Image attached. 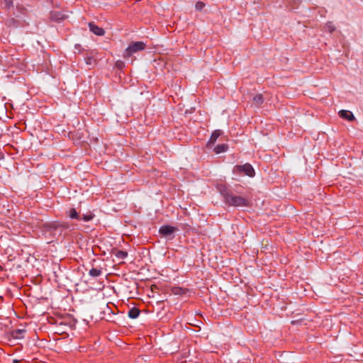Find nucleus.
<instances>
[{"label":"nucleus","mask_w":363,"mask_h":363,"mask_svg":"<svg viewBox=\"0 0 363 363\" xmlns=\"http://www.w3.org/2000/svg\"><path fill=\"white\" fill-rule=\"evenodd\" d=\"M89 26L90 28V30L93 32L95 35L99 36H102L105 34L104 30L99 27L98 26L95 25L94 23H89Z\"/></svg>","instance_id":"423d86ee"},{"label":"nucleus","mask_w":363,"mask_h":363,"mask_svg":"<svg viewBox=\"0 0 363 363\" xmlns=\"http://www.w3.org/2000/svg\"><path fill=\"white\" fill-rule=\"evenodd\" d=\"M325 30L329 33H333L335 30L336 28L332 22H328L325 26Z\"/></svg>","instance_id":"4468645a"},{"label":"nucleus","mask_w":363,"mask_h":363,"mask_svg":"<svg viewBox=\"0 0 363 363\" xmlns=\"http://www.w3.org/2000/svg\"><path fill=\"white\" fill-rule=\"evenodd\" d=\"M233 179L239 180V178L242 176H247L253 177L255 175V171L252 166L249 163H245L242 165H236L233 167Z\"/></svg>","instance_id":"f257e3e1"},{"label":"nucleus","mask_w":363,"mask_h":363,"mask_svg":"<svg viewBox=\"0 0 363 363\" xmlns=\"http://www.w3.org/2000/svg\"><path fill=\"white\" fill-rule=\"evenodd\" d=\"M140 310L137 308H132L129 311H128V316L130 318H136L139 316L140 315Z\"/></svg>","instance_id":"f8f14e48"},{"label":"nucleus","mask_w":363,"mask_h":363,"mask_svg":"<svg viewBox=\"0 0 363 363\" xmlns=\"http://www.w3.org/2000/svg\"><path fill=\"white\" fill-rule=\"evenodd\" d=\"M13 0H4L3 4L6 8H10L13 6Z\"/></svg>","instance_id":"6ab92c4d"},{"label":"nucleus","mask_w":363,"mask_h":363,"mask_svg":"<svg viewBox=\"0 0 363 363\" xmlns=\"http://www.w3.org/2000/svg\"><path fill=\"white\" fill-rule=\"evenodd\" d=\"M68 215L71 218H79L78 213L74 208H71L69 211Z\"/></svg>","instance_id":"f3484780"},{"label":"nucleus","mask_w":363,"mask_h":363,"mask_svg":"<svg viewBox=\"0 0 363 363\" xmlns=\"http://www.w3.org/2000/svg\"><path fill=\"white\" fill-rule=\"evenodd\" d=\"M264 101L262 95L260 94H256L252 99V103L256 106L261 105Z\"/></svg>","instance_id":"9b49d317"},{"label":"nucleus","mask_w":363,"mask_h":363,"mask_svg":"<svg viewBox=\"0 0 363 363\" xmlns=\"http://www.w3.org/2000/svg\"><path fill=\"white\" fill-rule=\"evenodd\" d=\"M111 254L120 259H123L125 257H127V256H128L127 252L120 250L118 249H115V248L111 250Z\"/></svg>","instance_id":"6e6552de"},{"label":"nucleus","mask_w":363,"mask_h":363,"mask_svg":"<svg viewBox=\"0 0 363 363\" xmlns=\"http://www.w3.org/2000/svg\"><path fill=\"white\" fill-rule=\"evenodd\" d=\"M205 6V4L202 1H198L196 3L195 7L198 11H201Z\"/></svg>","instance_id":"a211bd4d"},{"label":"nucleus","mask_w":363,"mask_h":363,"mask_svg":"<svg viewBox=\"0 0 363 363\" xmlns=\"http://www.w3.org/2000/svg\"><path fill=\"white\" fill-rule=\"evenodd\" d=\"M14 363H18V361L15 360V361H14Z\"/></svg>","instance_id":"4be33fe9"},{"label":"nucleus","mask_w":363,"mask_h":363,"mask_svg":"<svg viewBox=\"0 0 363 363\" xmlns=\"http://www.w3.org/2000/svg\"><path fill=\"white\" fill-rule=\"evenodd\" d=\"M91 57H87L86 58V64H91Z\"/></svg>","instance_id":"412c9836"},{"label":"nucleus","mask_w":363,"mask_h":363,"mask_svg":"<svg viewBox=\"0 0 363 363\" xmlns=\"http://www.w3.org/2000/svg\"><path fill=\"white\" fill-rule=\"evenodd\" d=\"M177 230V228L175 227L171 226V225H162L160 230L159 232L161 235L164 236H167L173 233H174Z\"/></svg>","instance_id":"39448f33"},{"label":"nucleus","mask_w":363,"mask_h":363,"mask_svg":"<svg viewBox=\"0 0 363 363\" xmlns=\"http://www.w3.org/2000/svg\"><path fill=\"white\" fill-rule=\"evenodd\" d=\"M225 145L224 144H222V145H216L214 149H213V151L216 154H220L221 152H223L225 151Z\"/></svg>","instance_id":"ddd939ff"},{"label":"nucleus","mask_w":363,"mask_h":363,"mask_svg":"<svg viewBox=\"0 0 363 363\" xmlns=\"http://www.w3.org/2000/svg\"><path fill=\"white\" fill-rule=\"evenodd\" d=\"M101 274V270L96 268H93L89 271V275L93 277H99Z\"/></svg>","instance_id":"2eb2a0df"},{"label":"nucleus","mask_w":363,"mask_h":363,"mask_svg":"<svg viewBox=\"0 0 363 363\" xmlns=\"http://www.w3.org/2000/svg\"><path fill=\"white\" fill-rule=\"evenodd\" d=\"M93 217L94 216L91 214H90V215H83L82 219L84 221H89V220H91L93 218Z\"/></svg>","instance_id":"aec40b11"},{"label":"nucleus","mask_w":363,"mask_h":363,"mask_svg":"<svg viewBox=\"0 0 363 363\" xmlns=\"http://www.w3.org/2000/svg\"><path fill=\"white\" fill-rule=\"evenodd\" d=\"M339 116L341 118H345L350 121H353L354 119V115L350 111L341 110L339 111Z\"/></svg>","instance_id":"0eeeda50"},{"label":"nucleus","mask_w":363,"mask_h":363,"mask_svg":"<svg viewBox=\"0 0 363 363\" xmlns=\"http://www.w3.org/2000/svg\"><path fill=\"white\" fill-rule=\"evenodd\" d=\"M145 48V44L142 41L133 42L125 49L123 57H130L134 53L142 51Z\"/></svg>","instance_id":"f03ea898"},{"label":"nucleus","mask_w":363,"mask_h":363,"mask_svg":"<svg viewBox=\"0 0 363 363\" xmlns=\"http://www.w3.org/2000/svg\"><path fill=\"white\" fill-rule=\"evenodd\" d=\"M248 205L249 201L247 199L240 196H236L235 194L228 193V206H233L235 207H243L247 206Z\"/></svg>","instance_id":"7ed1b4c3"},{"label":"nucleus","mask_w":363,"mask_h":363,"mask_svg":"<svg viewBox=\"0 0 363 363\" xmlns=\"http://www.w3.org/2000/svg\"><path fill=\"white\" fill-rule=\"evenodd\" d=\"M26 330L23 329H16L11 332V335L13 338L21 339L23 337Z\"/></svg>","instance_id":"9d476101"},{"label":"nucleus","mask_w":363,"mask_h":363,"mask_svg":"<svg viewBox=\"0 0 363 363\" xmlns=\"http://www.w3.org/2000/svg\"><path fill=\"white\" fill-rule=\"evenodd\" d=\"M222 133H223V132L220 130H214L212 133L211 136L206 144L207 148H208V149L211 148L212 146L216 143L217 139L221 135Z\"/></svg>","instance_id":"20e7f679"},{"label":"nucleus","mask_w":363,"mask_h":363,"mask_svg":"<svg viewBox=\"0 0 363 363\" xmlns=\"http://www.w3.org/2000/svg\"><path fill=\"white\" fill-rule=\"evenodd\" d=\"M51 17L53 20L60 21L65 18V16L62 14L57 13L55 12L52 13Z\"/></svg>","instance_id":"dca6fc26"},{"label":"nucleus","mask_w":363,"mask_h":363,"mask_svg":"<svg viewBox=\"0 0 363 363\" xmlns=\"http://www.w3.org/2000/svg\"><path fill=\"white\" fill-rule=\"evenodd\" d=\"M172 293L174 295H184L188 292V289L180 286H173L171 289Z\"/></svg>","instance_id":"1a4fd4ad"}]
</instances>
